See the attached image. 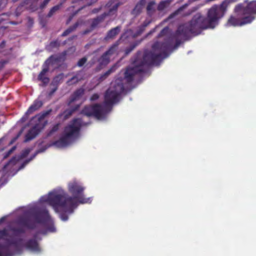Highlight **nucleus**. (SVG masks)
<instances>
[{
	"mask_svg": "<svg viewBox=\"0 0 256 256\" xmlns=\"http://www.w3.org/2000/svg\"><path fill=\"white\" fill-rule=\"evenodd\" d=\"M168 4V3L167 2H162L159 4L158 8L160 10H162L166 6H167Z\"/></svg>",
	"mask_w": 256,
	"mask_h": 256,
	"instance_id": "aec40b11",
	"label": "nucleus"
},
{
	"mask_svg": "<svg viewBox=\"0 0 256 256\" xmlns=\"http://www.w3.org/2000/svg\"><path fill=\"white\" fill-rule=\"evenodd\" d=\"M229 3L230 0H226L220 6H213L208 10L206 19H204L200 14H196L190 23L179 26L178 33L183 35L189 33L197 35L204 29L214 28L218 25L219 18L224 16Z\"/></svg>",
	"mask_w": 256,
	"mask_h": 256,
	"instance_id": "7ed1b4c3",
	"label": "nucleus"
},
{
	"mask_svg": "<svg viewBox=\"0 0 256 256\" xmlns=\"http://www.w3.org/2000/svg\"><path fill=\"white\" fill-rule=\"evenodd\" d=\"M48 114V112H45L38 114L33 118L31 120V124H34V126L28 130V132L26 134V142L34 138L40 130L44 128L47 123L44 120V118Z\"/></svg>",
	"mask_w": 256,
	"mask_h": 256,
	"instance_id": "423d86ee",
	"label": "nucleus"
},
{
	"mask_svg": "<svg viewBox=\"0 0 256 256\" xmlns=\"http://www.w3.org/2000/svg\"><path fill=\"white\" fill-rule=\"evenodd\" d=\"M83 124L80 119L73 120L64 128L61 138L52 144L58 148L67 146L79 138L80 128Z\"/></svg>",
	"mask_w": 256,
	"mask_h": 256,
	"instance_id": "39448f33",
	"label": "nucleus"
},
{
	"mask_svg": "<svg viewBox=\"0 0 256 256\" xmlns=\"http://www.w3.org/2000/svg\"><path fill=\"white\" fill-rule=\"evenodd\" d=\"M15 147H13L10 150H8V153L6 156H4V158H6V157H8L15 150Z\"/></svg>",
	"mask_w": 256,
	"mask_h": 256,
	"instance_id": "cd10ccee",
	"label": "nucleus"
},
{
	"mask_svg": "<svg viewBox=\"0 0 256 256\" xmlns=\"http://www.w3.org/2000/svg\"><path fill=\"white\" fill-rule=\"evenodd\" d=\"M60 8V6H55L54 7H53L50 10L49 14H48V16H50L53 13L56 12V10H57Z\"/></svg>",
	"mask_w": 256,
	"mask_h": 256,
	"instance_id": "4be33fe9",
	"label": "nucleus"
},
{
	"mask_svg": "<svg viewBox=\"0 0 256 256\" xmlns=\"http://www.w3.org/2000/svg\"><path fill=\"white\" fill-rule=\"evenodd\" d=\"M84 90L82 88H80L76 92H75L74 95V98L72 100H76L77 98H79L80 96H82L84 94Z\"/></svg>",
	"mask_w": 256,
	"mask_h": 256,
	"instance_id": "2eb2a0df",
	"label": "nucleus"
},
{
	"mask_svg": "<svg viewBox=\"0 0 256 256\" xmlns=\"http://www.w3.org/2000/svg\"><path fill=\"white\" fill-rule=\"evenodd\" d=\"M42 106V102L41 101L38 100L34 101L25 113V114L22 118L21 120L24 122L28 118L29 115L37 110Z\"/></svg>",
	"mask_w": 256,
	"mask_h": 256,
	"instance_id": "1a4fd4ad",
	"label": "nucleus"
},
{
	"mask_svg": "<svg viewBox=\"0 0 256 256\" xmlns=\"http://www.w3.org/2000/svg\"><path fill=\"white\" fill-rule=\"evenodd\" d=\"M58 128H59V124H57L54 125L52 126V128H51V130H50L48 135L52 134L54 132L57 131L58 130Z\"/></svg>",
	"mask_w": 256,
	"mask_h": 256,
	"instance_id": "a211bd4d",
	"label": "nucleus"
},
{
	"mask_svg": "<svg viewBox=\"0 0 256 256\" xmlns=\"http://www.w3.org/2000/svg\"><path fill=\"white\" fill-rule=\"evenodd\" d=\"M148 23H149V22H148V23H146V24H144V27L146 26L148 24Z\"/></svg>",
	"mask_w": 256,
	"mask_h": 256,
	"instance_id": "c9c22d12",
	"label": "nucleus"
},
{
	"mask_svg": "<svg viewBox=\"0 0 256 256\" xmlns=\"http://www.w3.org/2000/svg\"><path fill=\"white\" fill-rule=\"evenodd\" d=\"M116 46L114 45L106 52L100 58V63L102 65H106L108 63L110 60L115 58L117 55L116 52Z\"/></svg>",
	"mask_w": 256,
	"mask_h": 256,
	"instance_id": "6e6552de",
	"label": "nucleus"
},
{
	"mask_svg": "<svg viewBox=\"0 0 256 256\" xmlns=\"http://www.w3.org/2000/svg\"><path fill=\"white\" fill-rule=\"evenodd\" d=\"M75 79L74 78H73L72 80H74Z\"/></svg>",
	"mask_w": 256,
	"mask_h": 256,
	"instance_id": "58836bf2",
	"label": "nucleus"
},
{
	"mask_svg": "<svg viewBox=\"0 0 256 256\" xmlns=\"http://www.w3.org/2000/svg\"><path fill=\"white\" fill-rule=\"evenodd\" d=\"M72 11H73V14H72V16H74V10H72Z\"/></svg>",
	"mask_w": 256,
	"mask_h": 256,
	"instance_id": "4c0bfd02",
	"label": "nucleus"
},
{
	"mask_svg": "<svg viewBox=\"0 0 256 256\" xmlns=\"http://www.w3.org/2000/svg\"><path fill=\"white\" fill-rule=\"evenodd\" d=\"M99 98V96L98 94H94L91 97H90V100L92 102H94V101H96V100H97Z\"/></svg>",
	"mask_w": 256,
	"mask_h": 256,
	"instance_id": "5701e85b",
	"label": "nucleus"
},
{
	"mask_svg": "<svg viewBox=\"0 0 256 256\" xmlns=\"http://www.w3.org/2000/svg\"><path fill=\"white\" fill-rule=\"evenodd\" d=\"M142 32V30H140V31L138 32L137 34H133L132 30H127L124 34L122 36L120 40H124L127 38L135 37L138 35L140 34Z\"/></svg>",
	"mask_w": 256,
	"mask_h": 256,
	"instance_id": "9b49d317",
	"label": "nucleus"
},
{
	"mask_svg": "<svg viewBox=\"0 0 256 256\" xmlns=\"http://www.w3.org/2000/svg\"><path fill=\"white\" fill-rule=\"evenodd\" d=\"M168 31V28H164L160 34V36H164L166 33H167Z\"/></svg>",
	"mask_w": 256,
	"mask_h": 256,
	"instance_id": "a878e982",
	"label": "nucleus"
},
{
	"mask_svg": "<svg viewBox=\"0 0 256 256\" xmlns=\"http://www.w3.org/2000/svg\"><path fill=\"white\" fill-rule=\"evenodd\" d=\"M50 0H44L42 4L41 5V8H42L44 6H46L48 4V3L50 2Z\"/></svg>",
	"mask_w": 256,
	"mask_h": 256,
	"instance_id": "c85d7f7f",
	"label": "nucleus"
},
{
	"mask_svg": "<svg viewBox=\"0 0 256 256\" xmlns=\"http://www.w3.org/2000/svg\"><path fill=\"white\" fill-rule=\"evenodd\" d=\"M234 14L229 18L226 26H241L250 23L256 17V0L245 1L237 5Z\"/></svg>",
	"mask_w": 256,
	"mask_h": 256,
	"instance_id": "20e7f679",
	"label": "nucleus"
},
{
	"mask_svg": "<svg viewBox=\"0 0 256 256\" xmlns=\"http://www.w3.org/2000/svg\"><path fill=\"white\" fill-rule=\"evenodd\" d=\"M4 120H5V118H4V116H0V122L1 123H4Z\"/></svg>",
	"mask_w": 256,
	"mask_h": 256,
	"instance_id": "c756f323",
	"label": "nucleus"
},
{
	"mask_svg": "<svg viewBox=\"0 0 256 256\" xmlns=\"http://www.w3.org/2000/svg\"><path fill=\"white\" fill-rule=\"evenodd\" d=\"M113 68H111L110 70H109L106 73V74L108 75L112 71H113Z\"/></svg>",
	"mask_w": 256,
	"mask_h": 256,
	"instance_id": "2f4dec72",
	"label": "nucleus"
},
{
	"mask_svg": "<svg viewBox=\"0 0 256 256\" xmlns=\"http://www.w3.org/2000/svg\"><path fill=\"white\" fill-rule=\"evenodd\" d=\"M104 18V16L98 18L94 20L92 24V28H94L97 26V24L100 22Z\"/></svg>",
	"mask_w": 256,
	"mask_h": 256,
	"instance_id": "412c9836",
	"label": "nucleus"
},
{
	"mask_svg": "<svg viewBox=\"0 0 256 256\" xmlns=\"http://www.w3.org/2000/svg\"><path fill=\"white\" fill-rule=\"evenodd\" d=\"M118 6L117 4H114L111 8H110V12L108 15L113 14H114V12L116 10Z\"/></svg>",
	"mask_w": 256,
	"mask_h": 256,
	"instance_id": "6ab92c4d",
	"label": "nucleus"
},
{
	"mask_svg": "<svg viewBox=\"0 0 256 256\" xmlns=\"http://www.w3.org/2000/svg\"><path fill=\"white\" fill-rule=\"evenodd\" d=\"M86 62V58H84L80 59L78 62V65L80 66H82Z\"/></svg>",
	"mask_w": 256,
	"mask_h": 256,
	"instance_id": "b1692460",
	"label": "nucleus"
},
{
	"mask_svg": "<svg viewBox=\"0 0 256 256\" xmlns=\"http://www.w3.org/2000/svg\"><path fill=\"white\" fill-rule=\"evenodd\" d=\"M54 59V57L52 56L46 62V66L43 68L42 71L38 76V79L42 81L44 84H47L49 82L48 78L46 77H44V76L48 71V68H47V66H49L50 64L53 62Z\"/></svg>",
	"mask_w": 256,
	"mask_h": 256,
	"instance_id": "9d476101",
	"label": "nucleus"
},
{
	"mask_svg": "<svg viewBox=\"0 0 256 256\" xmlns=\"http://www.w3.org/2000/svg\"><path fill=\"white\" fill-rule=\"evenodd\" d=\"M30 148L26 149L22 152L21 156L14 157L3 168V172H7L10 171L13 167L21 160L24 158L30 152Z\"/></svg>",
	"mask_w": 256,
	"mask_h": 256,
	"instance_id": "0eeeda50",
	"label": "nucleus"
},
{
	"mask_svg": "<svg viewBox=\"0 0 256 256\" xmlns=\"http://www.w3.org/2000/svg\"><path fill=\"white\" fill-rule=\"evenodd\" d=\"M22 133V131L19 132L17 136L14 138L12 140H11L10 142H6V138L4 137L0 139V148H1L5 144H12L17 138H18L20 135Z\"/></svg>",
	"mask_w": 256,
	"mask_h": 256,
	"instance_id": "4468645a",
	"label": "nucleus"
},
{
	"mask_svg": "<svg viewBox=\"0 0 256 256\" xmlns=\"http://www.w3.org/2000/svg\"><path fill=\"white\" fill-rule=\"evenodd\" d=\"M70 196L60 188L53 190L40 198L34 206L17 212V218L12 220L9 216L0 219V256H12L20 254L24 248L38 252L40 248L35 240H26L24 232L26 228L40 226L48 232H56L53 220L47 210L44 208L46 205L51 206L59 214L63 221L80 204L90 203L92 198H85V188L82 184L73 180L68 184Z\"/></svg>",
	"mask_w": 256,
	"mask_h": 256,
	"instance_id": "f257e3e1",
	"label": "nucleus"
},
{
	"mask_svg": "<svg viewBox=\"0 0 256 256\" xmlns=\"http://www.w3.org/2000/svg\"><path fill=\"white\" fill-rule=\"evenodd\" d=\"M96 0H92L90 2H88V4H90L92 2H96Z\"/></svg>",
	"mask_w": 256,
	"mask_h": 256,
	"instance_id": "f704fd0d",
	"label": "nucleus"
},
{
	"mask_svg": "<svg viewBox=\"0 0 256 256\" xmlns=\"http://www.w3.org/2000/svg\"><path fill=\"white\" fill-rule=\"evenodd\" d=\"M80 10V8H78V9L76 10H74V14H76V12Z\"/></svg>",
	"mask_w": 256,
	"mask_h": 256,
	"instance_id": "473e14b6",
	"label": "nucleus"
},
{
	"mask_svg": "<svg viewBox=\"0 0 256 256\" xmlns=\"http://www.w3.org/2000/svg\"><path fill=\"white\" fill-rule=\"evenodd\" d=\"M168 48V44L156 42L153 45L151 52H138L133 62V66L124 72V78H118L112 82L110 88L106 93L104 106H102L92 104L86 106L82 113L88 116H94L100 120H104L110 110L112 104L119 100L120 94L124 90V82H131L134 74L142 72L144 65L154 64L157 61L165 58L166 56L165 53Z\"/></svg>",
	"mask_w": 256,
	"mask_h": 256,
	"instance_id": "f03ea898",
	"label": "nucleus"
},
{
	"mask_svg": "<svg viewBox=\"0 0 256 256\" xmlns=\"http://www.w3.org/2000/svg\"><path fill=\"white\" fill-rule=\"evenodd\" d=\"M36 154H35L34 155V156H32L30 159L29 160H26V161L24 162V163L22 165V166H21L20 168H19L18 170H20V169L22 168L24 166H25L26 164H28V162L30 160H32V158L35 156Z\"/></svg>",
	"mask_w": 256,
	"mask_h": 256,
	"instance_id": "393cba45",
	"label": "nucleus"
},
{
	"mask_svg": "<svg viewBox=\"0 0 256 256\" xmlns=\"http://www.w3.org/2000/svg\"><path fill=\"white\" fill-rule=\"evenodd\" d=\"M145 4V0H141L139 3H138L135 8L133 10V13L134 14H137L140 12L142 8H143V6Z\"/></svg>",
	"mask_w": 256,
	"mask_h": 256,
	"instance_id": "ddd939ff",
	"label": "nucleus"
},
{
	"mask_svg": "<svg viewBox=\"0 0 256 256\" xmlns=\"http://www.w3.org/2000/svg\"><path fill=\"white\" fill-rule=\"evenodd\" d=\"M72 114V112L70 110H66L63 114L60 116V117L62 118L64 120L66 119L69 116Z\"/></svg>",
	"mask_w": 256,
	"mask_h": 256,
	"instance_id": "dca6fc26",
	"label": "nucleus"
},
{
	"mask_svg": "<svg viewBox=\"0 0 256 256\" xmlns=\"http://www.w3.org/2000/svg\"><path fill=\"white\" fill-rule=\"evenodd\" d=\"M57 42H52L50 44V46H54L56 45Z\"/></svg>",
	"mask_w": 256,
	"mask_h": 256,
	"instance_id": "7c9ffc66",
	"label": "nucleus"
},
{
	"mask_svg": "<svg viewBox=\"0 0 256 256\" xmlns=\"http://www.w3.org/2000/svg\"><path fill=\"white\" fill-rule=\"evenodd\" d=\"M59 77L62 78V76H58V77L56 78H54V80H56H56H57L58 78H59Z\"/></svg>",
	"mask_w": 256,
	"mask_h": 256,
	"instance_id": "72a5a7b5",
	"label": "nucleus"
},
{
	"mask_svg": "<svg viewBox=\"0 0 256 256\" xmlns=\"http://www.w3.org/2000/svg\"><path fill=\"white\" fill-rule=\"evenodd\" d=\"M120 31V27L118 26L110 30L106 36V38H112L115 36Z\"/></svg>",
	"mask_w": 256,
	"mask_h": 256,
	"instance_id": "f8f14e48",
	"label": "nucleus"
},
{
	"mask_svg": "<svg viewBox=\"0 0 256 256\" xmlns=\"http://www.w3.org/2000/svg\"><path fill=\"white\" fill-rule=\"evenodd\" d=\"M107 6H108V8H110V6H109V5H108V4H107Z\"/></svg>",
	"mask_w": 256,
	"mask_h": 256,
	"instance_id": "e433bc0d",
	"label": "nucleus"
},
{
	"mask_svg": "<svg viewBox=\"0 0 256 256\" xmlns=\"http://www.w3.org/2000/svg\"><path fill=\"white\" fill-rule=\"evenodd\" d=\"M154 5L155 3L154 2H151L148 4L147 6V10L148 14L151 13L152 10L154 8Z\"/></svg>",
	"mask_w": 256,
	"mask_h": 256,
	"instance_id": "f3484780",
	"label": "nucleus"
},
{
	"mask_svg": "<svg viewBox=\"0 0 256 256\" xmlns=\"http://www.w3.org/2000/svg\"><path fill=\"white\" fill-rule=\"evenodd\" d=\"M72 30V28H68L66 30L63 34V36H66L67 34H68Z\"/></svg>",
	"mask_w": 256,
	"mask_h": 256,
	"instance_id": "bb28decb",
	"label": "nucleus"
}]
</instances>
